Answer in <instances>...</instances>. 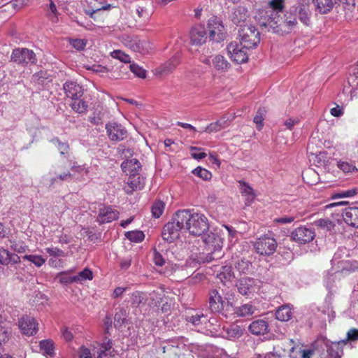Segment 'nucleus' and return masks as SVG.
<instances>
[{"label":"nucleus","mask_w":358,"mask_h":358,"mask_svg":"<svg viewBox=\"0 0 358 358\" xmlns=\"http://www.w3.org/2000/svg\"><path fill=\"white\" fill-rule=\"evenodd\" d=\"M51 170L49 174L53 176L50 180V184L54 185L63 181L69 182L72 180L73 175L69 171H64L62 173H57L56 169Z\"/></svg>","instance_id":"nucleus-32"},{"label":"nucleus","mask_w":358,"mask_h":358,"mask_svg":"<svg viewBox=\"0 0 358 358\" xmlns=\"http://www.w3.org/2000/svg\"><path fill=\"white\" fill-rule=\"evenodd\" d=\"M208 320L206 315L203 313H195L194 315H192L190 316H187L186 321L192 323L194 326L200 325Z\"/></svg>","instance_id":"nucleus-44"},{"label":"nucleus","mask_w":358,"mask_h":358,"mask_svg":"<svg viewBox=\"0 0 358 358\" xmlns=\"http://www.w3.org/2000/svg\"><path fill=\"white\" fill-rule=\"evenodd\" d=\"M248 17V9L242 6H238L234 8L229 15L230 20L236 25L244 22Z\"/></svg>","instance_id":"nucleus-23"},{"label":"nucleus","mask_w":358,"mask_h":358,"mask_svg":"<svg viewBox=\"0 0 358 358\" xmlns=\"http://www.w3.org/2000/svg\"><path fill=\"white\" fill-rule=\"evenodd\" d=\"M66 96L73 100L79 99L84 94V90L77 82L68 80L63 85Z\"/></svg>","instance_id":"nucleus-18"},{"label":"nucleus","mask_w":358,"mask_h":358,"mask_svg":"<svg viewBox=\"0 0 358 358\" xmlns=\"http://www.w3.org/2000/svg\"><path fill=\"white\" fill-rule=\"evenodd\" d=\"M251 267V263L246 259H241L238 260L236 264L235 268L240 272L243 273H246L249 271Z\"/></svg>","instance_id":"nucleus-54"},{"label":"nucleus","mask_w":358,"mask_h":358,"mask_svg":"<svg viewBox=\"0 0 358 358\" xmlns=\"http://www.w3.org/2000/svg\"><path fill=\"white\" fill-rule=\"evenodd\" d=\"M203 241L206 245L207 254H203L205 257H201L203 262H210L221 257V250L223 246V238L218 233L209 232L205 235Z\"/></svg>","instance_id":"nucleus-2"},{"label":"nucleus","mask_w":358,"mask_h":358,"mask_svg":"<svg viewBox=\"0 0 358 358\" xmlns=\"http://www.w3.org/2000/svg\"><path fill=\"white\" fill-rule=\"evenodd\" d=\"M296 8L290 7L289 10L284 15V18L280 17L278 27L279 32H290L297 24Z\"/></svg>","instance_id":"nucleus-12"},{"label":"nucleus","mask_w":358,"mask_h":358,"mask_svg":"<svg viewBox=\"0 0 358 358\" xmlns=\"http://www.w3.org/2000/svg\"><path fill=\"white\" fill-rule=\"evenodd\" d=\"M22 258L24 260L31 262L37 267H41L45 262V259L40 255H24Z\"/></svg>","instance_id":"nucleus-50"},{"label":"nucleus","mask_w":358,"mask_h":358,"mask_svg":"<svg viewBox=\"0 0 358 358\" xmlns=\"http://www.w3.org/2000/svg\"><path fill=\"white\" fill-rule=\"evenodd\" d=\"M275 315L278 320L287 322L292 317V307L289 304L282 305L276 310Z\"/></svg>","instance_id":"nucleus-31"},{"label":"nucleus","mask_w":358,"mask_h":358,"mask_svg":"<svg viewBox=\"0 0 358 358\" xmlns=\"http://www.w3.org/2000/svg\"><path fill=\"white\" fill-rule=\"evenodd\" d=\"M257 308L251 303H244L234 308V314L237 317H247L253 315Z\"/></svg>","instance_id":"nucleus-33"},{"label":"nucleus","mask_w":358,"mask_h":358,"mask_svg":"<svg viewBox=\"0 0 358 358\" xmlns=\"http://www.w3.org/2000/svg\"><path fill=\"white\" fill-rule=\"evenodd\" d=\"M179 217V210H178L172 217L171 221L164 225L162 231L163 239L169 243H173L180 236L181 230L185 229L183 224L178 222Z\"/></svg>","instance_id":"nucleus-6"},{"label":"nucleus","mask_w":358,"mask_h":358,"mask_svg":"<svg viewBox=\"0 0 358 358\" xmlns=\"http://www.w3.org/2000/svg\"><path fill=\"white\" fill-rule=\"evenodd\" d=\"M266 114V110L264 108H259L256 113L255 116L254 117L253 121L255 124H257L258 127H262V122L264 120V116Z\"/></svg>","instance_id":"nucleus-59"},{"label":"nucleus","mask_w":358,"mask_h":358,"mask_svg":"<svg viewBox=\"0 0 358 358\" xmlns=\"http://www.w3.org/2000/svg\"><path fill=\"white\" fill-rule=\"evenodd\" d=\"M296 8V13L297 18L305 25L308 26L310 23L311 12L309 9V0H299L296 5L293 6Z\"/></svg>","instance_id":"nucleus-17"},{"label":"nucleus","mask_w":358,"mask_h":358,"mask_svg":"<svg viewBox=\"0 0 358 358\" xmlns=\"http://www.w3.org/2000/svg\"><path fill=\"white\" fill-rule=\"evenodd\" d=\"M300 123V119L298 117H289L284 122V125L289 130L293 129L294 126Z\"/></svg>","instance_id":"nucleus-61"},{"label":"nucleus","mask_w":358,"mask_h":358,"mask_svg":"<svg viewBox=\"0 0 358 358\" xmlns=\"http://www.w3.org/2000/svg\"><path fill=\"white\" fill-rule=\"evenodd\" d=\"M11 61L22 65L36 63V54L32 50L24 48H15L11 54Z\"/></svg>","instance_id":"nucleus-9"},{"label":"nucleus","mask_w":358,"mask_h":358,"mask_svg":"<svg viewBox=\"0 0 358 358\" xmlns=\"http://www.w3.org/2000/svg\"><path fill=\"white\" fill-rule=\"evenodd\" d=\"M125 236L127 239L132 242L139 243L143 241L145 235L141 231H131L125 233Z\"/></svg>","instance_id":"nucleus-48"},{"label":"nucleus","mask_w":358,"mask_h":358,"mask_svg":"<svg viewBox=\"0 0 358 358\" xmlns=\"http://www.w3.org/2000/svg\"><path fill=\"white\" fill-rule=\"evenodd\" d=\"M337 166L345 173L357 172L358 171L354 164L348 162L339 161L338 162Z\"/></svg>","instance_id":"nucleus-53"},{"label":"nucleus","mask_w":358,"mask_h":358,"mask_svg":"<svg viewBox=\"0 0 358 358\" xmlns=\"http://www.w3.org/2000/svg\"><path fill=\"white\" fill-rule=\"evenodd\" d=\"M110 55L113 58L117 59L124 63L131 62L130 56L120 50H113V52H111Z\"/></svg>","instance_id":"nucleus-52"},{"label":"nucleus","mask_w":358,"mask_h":358,"mask_svg":"<svg viewBox=\"0 0 358 358\" xmlns=\"http://www.w3.org/2000/svg\"><path fill=\"white\" fill-rule=\"evenodd\" d=\"M10 248L13 250L18 253L25 252L27 246L22 241L11 242Z\"/></svg>","instance_id":"nucleus-58"},{"label":"nucleus","mask_w":358,"mask_h":358,"mask_svg":"<svg viewBox=\"0 0 358 358\" xmlns=\"http://www.w3.org/2000/svg\"><path fill=\"white\" fill-rule=\"evenodd\" d=\"M209 39L215 43L223 41L227 36L226 29L222 21L217 16H213L208 20Z\"/></svg>","instance_id":"nucleus-8"},{"label":"nucleus","mask_w":358,"mask_h":358,"mask_svg":"<svg viewBox=\"0 0 358 358\" xmlns=\"http://www.w3.org/2000/svg\"><path fill=\"white\" fill-rule=\"evenodd\" d=\"M192 173L195 176L202 178L203 180H209L212 178V173L209 171L200 166L194 169L192 171Z\"/></svg>","instance_id":"nucleus-51"},{"label":"nucleus","mask_w":358,"mask_h":358,"mask_svg":"<svg viewBox=\"0 0 358 358\" xmlns=\"http://www.w3.org/2000/svg\"><path fill=\"white\" fill-rule=\"evenodd\" d=\"M358 192V189L355 187L350 189L342 191L341 192L336 193L332 196L333 199H338V198H345V197H352L357 194Z\"/></svg>","instance_id":"nucleus-57"},{"label":"nucleus","mask_w":358,"mask_h":358,"mask_svg":"<svg viewBox=\"0 0 358 358\" xmlns=\"http://www.w3.org/2000/svg\"><path fill=\"white\" fill-rule=\"evenodd\" d=\"M129 69L137 77L141 78H145L146 77V71L141 66L136 64H131L129 65Z\"/></svg>","instance_id":"nucleus-56"},{"label":"nucleus","mask_w":358,"mask_h":358,"mask_svg":"<svg viewBox=\"0 0 358 358\" xmlns=\"http://www.w3.org/2000/svg\"><path fill=\"white\" fill-rule=\"evenodd\" d=\"M20 262V257L3 248H0V264L8 266Z\"/></svg>","instance_id":"nucleus-25"},{"label":"nucleus","mask_w":358,"mask_h":358,"mask_svg":"<svg viewBox=\"0 0 358 358\" xmlns=\"http://www.w3.org/2000/svg\"><path fill=\"white\" fill-rule=\"evenodd\" d=\"M87 41L84 39H73L71 44L77 50H83L86 46Z\"/></svg>","instance_id":"nucleus-64"},{"label":"nucleus","mask_w":358,"mask_h":358,"mask_svg":"<svg viewBox=\"0 0 358 358\" xmlns=\"http://www.w3.org/2000/svg\"><path fill=\"white\" fill-rule=\"evenodd\" d=\"M128 188L126 192L131 194L134 191L140 190L143 188L144 178L141 177L138 173L129 176L127 180Z\"/></svg>","instance_id":"nucleus-24"},{"label":"nucleus","mask_w":358,"mask_h":358,"mask_svg":"<svg viewBox=\"0 0 358 358\" xmlns=\"http://www.w3.org/2000/svg\"><path fill=\"white\" fill-rule=\"evenodd\" d=\"M152 50L153 45L148 40L138 38L134 51L145 55L151 52Z\"/></svg>","instance_id":"nucleus-36"},{"label":"nucleus","mask_w":358,"mask_h":358,"mask_svg":"<svg viewBox=\"0 0 358 358\" xmlns=\"http://www.w3.org/2000/svg\"><path fill=\"white\" fill-rule=\"evenodd\" d=\"M281 349L285 352L287 350L285 347L288 348L289 356L290 358H300L301 355L302 346L300 345H295L294 341L292 339H289L282 343Z\"/></svg>","instance_id":"nucleus-30"},{"label":"nucleus","mask_w":358,"mask_h":358,"mask_svg":"<svg viewBox=\"0 0 358 358\" xmlns=\"http://www.w3.org/2000/svg\"><path fill=\"white\" fill-rule=\"evenodd\" d=\"M224 301L218 290L213 289L208 293V308L213 313L224 315Z\"/></svg>","instance_id":"nucleus-15"},{"label":"nucleus","mask_w":358,"mask_h":358,"mask_svg":"<svg viewBox=\"0 0 358 358\" xmlns=\"http://www.w3.org/2000/svg\"><path fill=\"white\" fill-rule=\"evenodd\" d=\"M316 224L322 228H327V230H331L334 224L327 219H320L315 222Z\"/></svg>","instance_id":"nucleus-63"},{"label":"nucleus","mask_w":358,"mask_h":358,"mask_svg":"<svg viewBox=\"0 0 358 358\" xmlns=\"http://www.w3.org/2000/svg\"><path fill=\"white\" fill-rule=\"evenodd\" d=\"M235 286L240 294L250 297L256 292L257 280L252 278L243 277L236 281Z\"/></svg>","instance_id":"nucleus-11"},{"label":"nucleus","mask_w":358,"mask_h":358,"mask_svg":"<svg viewBox=\"0 0 358 358\" xmlns=\"http://www.w3.org/2000/svg\"><path fill=\"white\" fill-rule=\"evenodd\" d=\"M266 6L280 15L285 8V0H270Z\"/></svg>","instance_id":"nucleus-43"},{"label":"nucleus","mask_w":358,"mask_h":358,"mask_svg":"<svg viewBox=\"0 0 358 358\" xmlns=\"http://www.w3.org/2000/svg\"><path fill=\"white\" fill-rule=\"evenodd\" d=\"M19 327L22 332L27 336H32L38 331V323L34 317H22L20 320Z\"/></svg>","instance_id":"nucleus-19"},{"label":"nucleus","mask_w":358,"mask_h":358,"mask_svg":"<svg viewBox=\"0 0 358 358\" xmlns=\"http://www.w3.org/2000/svg\"><path fill=\"white\" fill-rule=\"evenodd\" d=\"M347 341H358V329L352 328L347 332L346 341L343 340L339 342H334L327 346V358H341L343 355V346L345 345Z\"/></svg>","instance_id":"nucleus-7"},{"label":"nucleus","mask_w":358,"mask_h":358,"mask_svg":"<svg viewBox=\"0 0 358 358\" xmlns=\"http://www.w3.org/2000/svg\"><path fill=\"white\" fill-rule=\"evenodd\" d=\"M315 236L314 229L306 226L296 228L291 234L292 240L301 245L311 242Z\"/></svg>","instance_id":"nucleus-10"},{"label":"nucleus","mask_w":358,"mask_h":358,"mask_svg":"<svg viewBox=\"0 0 358 358\" xmlns=\"http://www.w3.org/2000/svg\"><path fill=\"white\" fill-rule=\"evenodd\" d=\"M234 277L232 266L229 265L222 266L217 274V278L224 285L231 282Z\"/></svg>","instance_id":"nucleus-29"},{"label":"nucleus","mask_w":358,"mask_h":358,"mask_svg":"<svg viewBox=\"0 0 358 358\" xmlns=\"http://www.w3.org/2000/svg\"><path fill=\"white\" fill-rule=\"evenodd\" d=\"M50 141L57 147L61 155L66 158L70 157V147L67 141H62L57 137L52 138Z\"/></svg>","instance_id":"nucleus-37"},{"label":"nucleus","mask_w":358,"mask_h":358,"mask_svg":"<svg viewBox=\"0 0 358 358\" xmlns=\"http://www.w3.org/2000/svg\"><path fill=\"white\" fill-rule=\"evenodd\" d=\"M106 130L109 139L112 141H121L127 136V130L116 122L106 123Z\"/></svg>","instance_id":"nucleus-13"},{"label":"nucleus","mask_w":358,"mask_h":358,"mask_svg":"<svg viewBox=\"0 0 358 358\" xmlns=\"http://www.w3.org/2000/svg\"><path fill=\"white\" fill-rule=\"evenodd\" d=\"M121 168L127 175L131 176L138 173L141 165L138 159H131L124 161L121 164Z\"/></svg>","instance_id":"nucleus-26"},{"label":"nucleus","mask_w":358,"mask_h":358,"mask_svg":"<svg viewBox=\"0 0 358 358\" xmlns=\"http://www.w3.org/2000/svg\"><path fill=\"white\" fill-rule=\"evenodd\" d=\"M277 241L272 232L262 235L254 243L255 251L261 255H273L277 248Z\"/></svg>","instance_id":"nucleus-4"},{"label":"nucleus","mask_w":358,"mask_h":358,"mask_svg":"<svg viewBox=\"0 0 358 358\" xmlns=\"http://www.w3.org/2000/svg\"><path fill=\"white\" fill-rule=\"evenodd\" d=\"M39 348L43 355L51 357H55V343L51 339H45L39 342Z\"/></svg>","instance_id":"nucleus-34"},{"label":"nucleus","mask_w":358,"mask_h":358,"mask_svg":"<svg viewBox=\"0 0 358 358\" xmlns=\"http://www.w3.org/2000/svg\"><path fill=\"white\" fill-rule=\"evenodd\" d=\"M342 7L345 13V15L350 17L352 13L355 10V1L344 0L342 2Z\"/></svg>","instance_id":"nucleus-55"},{"label":"nucleus","mask_w":358,"mask_h":358,"mask_svg":"<svg viewBox=\"0 0 358 358\" xmlns=\"http://www.w3.org/2000/svg\"><path fill=\"white\" fill-rule=\"evenodd\" d=\"M248 330L255 336L264 335L269 331V326L265 320L258 319L250 324Z\"/></svg>","instance_id":"nucleus-21"},{"label":"nucleus","mask_w":358,"mask_h":358,"mask_svg":"<svg viewBox=\"0 0 358 358\" xmlns=\"http://www.w3.org/2000/svg\"><path fill=\"white\" fill-rule=\"evenodd\" d=\"M226 123L227 122L225 120H217L215 122L210 123L209 125L205 127L203 131L209 134L219 131L226 127Z\"/></svg>","instance_id":"nucleus-40"},{"label":"nucleus","mask_w":358,"mask_h":358,"mask_svg":"<svg viewBox=\"0 0 358 358\" xmlns=\"http://www.w3.org/2000/svg\"><path fill=\"white\" fill-rule=\"evenodd\" d=\"M294 220H295L294 216L285 215V216H282L280 217L275 218L273 220V222H275L276 224H288V223H291V222H294Z\"/></svg>","instance_id":"nucleus-62"},{"label":"nucleus","mask_w":358,"mask_h":358,"mask_svg":"<svg viewBox=\"0 0 358 358\" xmlns=\"http://www.w3.org/2000/svg\"><path fill=\"white\" fill-rule=\"evenodd\" d=\"M178 222L183 224L184 229L190 234L199 236L204 234L208 228L209 224L206 216L193 210H179Z\"/></svg>","instance_id":"nucleus-1"},{"label":"nucleus","mask_w":358,"mask_h":358,"mask_svg":"<svg viewBox=\"0 0 358 358\" xmlns=\"http://www.w3.org/2000/svg\"><path fill=\"white\" fill-rule=\"evenodd\" d=\"M138 36H129L127 34H122L120 39L124 45L129 48L131 50L134 51V47L136 45V41L138 40Z\"/></svg>","instance_id":"nucleus-42"},{"label":"nucleus","mask_w":358,"mask_h":358,"mask_svg":"<svg viewBox=\"0 0 358 358\" xmlns=\"http://www.w3.org/2000/svg\"><path fill=\"white\" fill-rule=\"evenodd\" d=\"M191 43L195 45H201L207 40V32L203 26L197 25L193 27L190 31Z\"/></svg>","instance_id":"nucleus-20"},{"label":"nucleus","mask_w":358,"mask_h":358,"mask_svg":"<svg viewBox=\"0 0 358 358\" xmlns=\"http://www.w3.org/2000/svg\"><path fill=\"white\" fill-rule=\"evenodd\" d=\"M76 283L82 282L86 280H91L93 278L92 271L87 268H84L82 271L75 275Z\"/></svg>","instance_id":"nucleus-49"},{"label":"nucleus","mask_w":358,"mask_h":358,"mask_svg":"<svg viewBox=\"0 0 358 358\" xmlns=\"http://www.w3.org/2000/svg\"><path fill=\"white\" fill-rule=\"evenodd\" d=\"M165 203L162 201H156L151 206L152 216L159 218L163 213Z\"/></svg>","instance_id":"nucleus-47"},{"label":"nucleus","mask_w":358,"mask_h":358,"mask_svg":"<svg viewBox=\"0 0 358 358\" xmlns=\"http://www.w3.org/2000/svg\"><path fill=\"white\" fill-rule=\"evenodd\" d=\"M180 62V55L177 53L162 66V71L165 73L171 72Z\"/></svg>","instance_id":"nucleus-38"},{"label":"nucleus","mask_w":358,"mask_h":358,"mask_svg":"<svg viewBox=\"0 0 358 358\" xmlns=\"http://www.w3.org/2000/svg\"><path fill=\"white\" fill-rule=\"evenodd\" d=\"M47 253L49 254L50 256L54 257H64L65 253L63 250L58 248H47L45 249Z\"/></svg>","instance_id":"nucleus-60"},{"label":"nucleus","mask_w":358,"mask_h":358,"mask_svg":"<svg viewBox=\"0 0 358 358\" xmlns=\"http://www.w3.org/2000/svg\"><path fill=\"white\" fill-rule=\"evenodd\" d=\"M118 217L119 212L117 210L110 206H103L99 208L96 221L99 224H103L116 220Z\"/></svg>","instance_id":"nucleus-16"},{"label":"nucleus","mask_w":358,"mask_h":358,"mask_svg":"<svg viewBox=\"0 0 358 358\" xmlns=\"http://www.w3.org/2000/svg\"><path fill=\"white\" fill-rule=\"evenodd\" d=\"M145 301V294L136 291L131 294V303L134 307H138Z\"/></svg>","instance_id":"nucleus-46"},{"label":"nucleus","mask_w":358,"mask_h":358,"mask_svg":"<svg viewBox=\"0 0 358 358\" xmlns=\"http://www.w3.org/2000/svg\"><path fill=\"white\" fill-rule=\"evenodd\" d=\"M59 282L64 285L76 282L75 275H71L68 271H63L57 275Z\"/></svg>","instance_id":"nucleus-45"},{"label":"nucleus","mask_w":358,"mask_h":358,"mask_svg":"<svg viewBox=\"0 0 358 358\" xmlns=\"http://www.w3.org/2000/svg\"><path fill=\"white\" fill-rule=\"evenodd\" d=\"M244 329L236 324L230 325L227 329L226 333L230 338H238L243 334Z\"/></svg>","instance_id":"nucleus-39"},{"label":"nucleus","mask_w":358,"mask_h":358,"mask_svg":"<svg viewBox=\"0 0 358 358\" xmlns=\"http://www.w3.org/2000/svg\"><path fill=\"white\" fill-rule=\"evenodd\" d=\"M227 52L231 60L237 64H243L248 60V56L241 44L234 41L227 45Z\"/></svg>","instance_id":"nucleus-14"},{"label":"nucleus","mask_w":358,"mask_h":358,"mask_svg":"<svg viewBox=\"0 0 358 358\" xmlns=\"http://www.w3.org/2000/svg\"><path fill=\"white\" fill-rule=\"evenodd\" d=\"M240 191L242 195L246 197V205H250L255 198L254 189L245 181H239Z\"/></svg>","instance_id":"nucleus-35"},{"label":"nucleus","mask_w":358,"mask_h":358,"mask_svg":"<svg viewBox=\"0 0 358 358\" xmlns=\"http://www.w3.org/2000/svg\"><path fill=\"white\" fill-rule=\"evenodd\" d=\"M238 35L241 45L247 50L255 48L260 42V33L252 24L241 26Z\"/></svg>","instance_id":"nucleus-3"},{"label":"nucleus","mask_w":358,"mask_h":358,"mask_svg":"<svg viewBox=\"0 0 358 358\" xmlns=\"http://www.w3.org/2000/svg\"><path fill=\"white\" fill-rule=\"evenodd\" d=\"M342 215L346 224L358 228V207H349L343 210Z\"/></svg>","instance_id":"nucleus-22"},{"label":"nucleus","mask_w":358,"mask_h":358,"mask_svg":"<svg viewBox=\"0 0 358 358\" xmlns=\"http://www.w3.org/2000/svg\"><path fill=\"white\" fill-rule=\"evenodd\" d=\"M212 65L216 71L221 73H225L231 68V64L221 55L213 56Z\"/></svg>","instance_id":"nucleus-27"},{"label":"nucleus","mask_w":358,"mask_h":358,"mask_svg":"<svg viewBox=\"0 0 358 358\" xmlns=\"http://www.w3.org/2000/svg\"><path fill=\"white\" fill-rule=\"evenodd\" d=\"M255 19L263 27H269L274 32H279L278 29L280 21V15L270 10L266 6L259 8L255 15Z\"/></svg>","instance_id":"nucleus-5"},{"label":"nucleus","mask_w":358,"mask_h":358,"mask_svg":"<svg viewBox=\"0 0 358 358\" xmlns=\"http://www.w3.org/2000/svg\"><path fill=\"white\" fill-rule=\"evenodd\" d=\"M71 106L75 112L85 113L87 111L88 103L86 101L79 99L74 100Z\"/></svg>","instance_id":"nucleus-41"},{"label":"nucleus","mask_w":358,"mask_h":358,"mask_svg":"<svg viewBox=\"0 0 358 358\" xmlns=\"http://www.w3.org/2000/svg\"><path fill=\"white\" fill-rule=\"evenodd\" d=\"M337 0H313L315 10L320 14H327L334 8Z\"/></svg>","instance_id":"nucleus-28"}]
</instances>
